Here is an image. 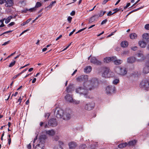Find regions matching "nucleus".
<instances>
[{
    "instance_id": "62",
    "label": "nucleus",
    "mask_w": 149,
    "mask_h": 149,
    "mask_svg": "<svg viewBox=\"0 0 149 149\" xmlns=\"http://www.w3.org/2000/svg\"><path fill=\"white\" fill-rule=\"evenodd\" d=\"M75 14V11H72L70 13V15L72 16L74 15Z\"/></svg>"
},
{
    "instance_id": "35",
    "label": "nucleus",
    "mask_w": 149,
    "mask_h": 149,
    "mask_svg": "<svg viewBox=\"0 0 149 149\" xmlns=\"http://www.w3.org/2000/svg\"><path fill=\"white\" fill-rule=\"evenodd\" d=\"M31 20V19L30 18L27 20L25 22H23L22 24H21L22 26H23L26 24L28 23Z\"/></svg>"
},
{
    "instance_id": "40",
    "label": "nucleus",
    "mask_w": 149,
    "mask_h": 149,
    "mask_svg": "<svg viewBox=\"0 0 149 149\" xmlns=\"http://www.w3.org/2000/svg\"><path fill=\"white\" fill-rule=\"evenodd\" d=\"M13 61L11 62L9 65V67H13L15 64L16 61H15L13 60Z\"/></svg>"
},
{
    "instance_id": "43",
    "label": "nucleus",
    "mask_w": 149,
    "mask_h": 149,
    "mask_svg": "<svg viewBox=\"0 0 149 149\" xmlns=\"http://www.w3.org/2000/svg\"><path fill=\"white\" fill-rule=\"evenodd\" d=\"M37 138H38V136H36L34 139V140L33 141V147H34L35 146L34 143H35L36 141L37 140Z\"/></svg>"
},
{
    "instance_id": "45",
    "label": "nucleus",
    "mask_w": 149,
    "mask_h": 149,
    "mask_svg": "<svg viewBox=\"0 0 149 149\" xmlns=\"http://www.w3.org/2000/svg\"><path fill=\"white\" fill-rule=\"evenodd\" d=\"M16 51L15 52H14V53L11 54L9 56H8L6 58H5L4 60V61H5L6 60V59H7L8 58H10L11 56H12L13 55L15 54V53H16Z\"/></svg>"
},
{
    "instance_id": "16",
    "label": "nucleus",
    "mask_w": 149,
    "mask_h": 149,
    "mask_svg": "<svg viewBox=\"0 0 149 149\" xmlns=\"http://www.w3.org/2000/svg\"><path fill=\"white\" fill-rule=\"evenodd\" d=\"M47 138V136L45 135H41L38 138L39 140L40 141L39 142H41L42 143L43 142V143L44 144V141Z\"/></svg>"
},
{
    "instance_id": "41",
    "label": "nucleus",
    "mask_w": 149,
    "mask_h": 149,
    "mask_svg": "<svg viewBox=\"0 0 149 149\" xmlns=\"http://www.w3.org/2000/svg\"><path fill=\"white\" fill-rule=\"evenodd\" d=\"M102 13V10L100 11V12L97 15H98V17H102L104 15Z\"/></svg>"
},
{
    "instance_id": "31",
    "label": "nucleus",
    "mask_w": 149,
    "mask_h": 149,
    "mask_svg": "<svg viewBox=\"0 0 149 149\" xmlns=\"http://www.w3.org/2000/svg\"><path fill=\"white\" fill-rule=\"evenodd\" d=\"M137 56L141 58V60H143L145 59V57L143 55V53L140 52V53H138Z\"/></svg>"
},
{
    "instance_id": "11",
    "label": "nucleus",
    "mask_w": 149,
    "mask_h": 149,
    "mask_svg": "<svg viewBox=\"0 0 149 149\" xmlns=\"http://www.w3.org/2000/svg\"><path fill=\"white\" fill-rule=\"evenodd\" d=\"M90 62L91 63L97 65H100L101 64V62L97 60L95 57H92L91 59Z\"/></svg>"
},
{
    "instance_id": "64",
    "label": "nucleus",
    "mask_w": 149,
    "mask_h": 149,
    "mask_svg": "<svg viewBox=\"0 0 149 149\" xmlns=\"http://www.w3.org/2000/svg\"><path fill=\"white\" fill-rule=\"evenodd\" d=\"M108 1L107 0H104L102 3V4H105Z\"/></svg>"
},
{
    "instance_id": "39",
    "label": "nucleus",
    "mask_w": 149,
    "mask_h": 149,
    "mask_svg": "<svg viewBox=\"0 0 149 149\" xmlns=\"http://www.w3.org/2000/svg\"><path fill=\"white\" fill-rule=\"evenodd\" d=\"M59 139V137L58 136H56L53 137V140L56 141H58Z\"/></svg>"
},
{
    "instance_id": "24",
    "label": "nucleus",
    "mask_w": 149,
    "mask_h": 149,
    "mask_svg": "<svg viewBox=\"0 0 149 149\" xmlns=\"http://www.w3.org/2000/svg\"><path fill=\"white\" fill-rule=\"evenodd\" d=\"M92 68L91 66H87L84 69V72L86 73H89L91 70Z\"/></svg>"
},
{
    "instance_id": "48",
    "label": "nucleus",
    "mask_w": 149,
    "mask_h": 149,
    "mask_svg": "<svg viewBox=\"0 0 149 149\" xmlns=\"http://www.w3.org/2000/svg\"><path fill=\"white\" fill-rule=\"evenodd\" d=\"M107 19H105L102 21V22L101 23V25H103L104 24H106V23L107 22Z\"/></svg>"
},
{
    "instance_id": "54",
    "label": "nucleus",
    "mask_w": 149,
    "mask_h": 149,
    "mask_svg": "<svg viewBox=\"0 0 149 149\" xmlns=\"http://www.w3.org/2000/svg\"><path fill=\"white\" fill-rule=\"evenodd\" d=\"M50 115V114L49 113H45V117L46 118H48L49 117Z\"/></svg>"
},
{
    "instance_id": "10",
    "label": "nucleus",
    "mask_w": 149,
    "mask_h": 149,
    "mask_svg": "<svg viewBox=\"0 0 149 149\" xmlns=\"http://www.w3.org/2000/svg\"><path fill=\"white\" fill-rule=\"evenodd\" d=\"M112 61L116 65L120 64L123 62L122 60L117 59V58L116 56L112 57Z\"/></svg>"
},
{
    "instance_id": "22",
    "label": "nucleus",
    "mask_w": 149,
    "mask_h": 149,
    "mask_svg": "<svg viewBox=\"0 0 149 149\" xmlns=\"http://www.w3.org/2000/svg\"><path fill=\"white\" fill-rule=\"evenodd\" d=\"M46 133L47 134L51 136L54 135L55 134V131L53 130L46 131Z\"/></svg>"
},
{
    "instance_id": "50",
    "label": "nucleus",
    "mask_w": 149,
    "mask_h": 149,
    "mask_svg": "<svg viewBox=\"0 0 149 149\" xmlns=\"http://www.w3.org/2000/svg\"><path fill=\"white\" fill-rule=\"evenodd\" d=\"M143 8V6H141V7L139 8H138L136 9L133 10V11L134 12L140 9H141Z\"/></svg>"
},
{
    "instance_id": "37",
    "label": "nucleus",
    "mask_w": 149,
    "mask_h": 149,
    "mask_svg": "<svg viewBox=\"0 0 149 149\" xmlns=\"http://www.w3.org/2000/svg\"><path fill=\"white\" fill-rule=\"evenodd\" d=\"M119 82V80L118 79H116L113 81V83L114 84H117Z\"/></svg>"
},
{
    "instance_id": "53",
    "label": "nucleus",
    "mask_w": 149,
    "mask_h": 149,
    "mask_svg": "<svg viewBox=\"0 0 149 149\" xmlns=\"http://www.w3.org/2000/svg\"><path fill=\"white\" fill-rule=\"evenodd\" d=\"M86 28H83V29H81L79 30L76 33V34H77L83 31H84V30L86 29Z\"/></svg>"
},
{
    "instance_id": "12",
    "label": "nucleus",
    "mask_w": 149,
    "mask_h": 149,
    "mask_svg": "<svg viewBox=\"0 0 149 149\" xmlns=\"http://www.w3.org/2000/svg\"><path fill=\"white\" fill-rule=\"evenodd\" d=\"M45 148V144L43 142L42 143L41 142H39V143L36 145L34 149H44Z\"/></svg>"
},
{
    "instance_id": "58",
    "label": "nucleus",
    "mask_w": 149,
    "mask_h": 149,
    "mask_svg": "<svg viewBox=\"0 0 149 149\" xmlns=\"http://www.w3.org/2000/svg\"><path fill=\"white\" fill-rule=\"evenodd\" d=\"M9 41H7L6 42H5L4 43H3L2 45H4V46H5V45H6L9 44Z\"/></svg>"
},
{
    "instance_id": "2",
    "label": "nucleus",
    "mask_w": 149,
    "mask_h": 149,
    "mask_svg": "<svg viewBox=\"0 0 149 149\" xmlns=\"http://www.w3.org/2000/svg\"><path fill=\"white\" fill-rule=\"evenodd\" d=\"M115 70L118 74L124 76L127 73V68L124 66L118 67L116 68Z\"/></svg>"
},
{
    "instance_id": "32",
    "label": "nucleus",
    "mask_w": 149,
    "mask_h": 149,
    "mask_svg": "<svg viewBox=\"0 0 149 149\" xmlns=\"http://www.w3.org/2000/svg\"><path fill=\"white\" fill-rule=\"evenodd\" d=\"M130 37L131 39H136L137 37V35L135 33H132L130 35Z\"/></svg>"
},
{
    "instance_id": "18",
    "label": "nucleus",
    "mask_w": 149,
    "mask_h": 149,
    "mask_svg": "<svg viewBox=\"0 0 149 149\" xmlns=\"http://www.w3.org/2000/svg\"><path fill=\"white\" fill-rule=\"evenodd\" d=\"M138 44L139 46L142 48L145 47L147 45L146 43L143 40L139 41Z\"/></svg>"
},
{
    "instance_id": "38",
    "label": "nucleus",
    "mask_w": 149,
    "mask_h": 149,
    "mask_svg": "<svg viewBox=\"0 0 149 149\" xmlns=\"http://www.w3.org/2000/svg\"><path fill=\"white\" fill-rule=\"evenodd\" d=\"M72 102L71 103H73L74 104H79L80 102L79 101L74 100L73 99V100L72 101Z\"/></svg>"
},
{
    "instance_id": "26",
    "label": "nucleus",
    "mask_w": 149,
    "mask_h": 149,
    "mask_svg": "<svg viewBox=\"0 0 149 149\" xmlns=\"http://www.w3.org/2000/svg\"><path fill=\"white\" fill-rule=\"evenodd\" d=\"M112 57H106L104 59V61L105 63H108L111 61H112Z\"/></svg>"
},
{
    "instance_id": "28",
    "label": "nucleus",
    "mask_w": 149,
    "mask_h": 149,
    "mask_svg": "<svg viewBox=\"0 0 149 149\" xmlns=\"http://www.w3.org/2000/svg\"><path fill=\"white\" fill-rule=\"evenodd\" d=\"M136 143V141L135 140H133L129 142L127 144L130 146H134Z\"/></svg>"
},
{
    "instance_id": "3",
    "label": "nucleus",
    "mask_w": 149,
    "mask_h": 149,
    "mask_svg": "<svg viewBox=\"0 0 149 149\" xmlns=\"http://www.w3.org/2000/svg\"><path fill=\"white\" fill-rule=\"evenodd\" d=\"M114 73L110 70L108 68H105L103 72L102 73V77L107 78L112 77L114 76Z\"/></svg>"
},
{
    "instance_id": "46",
    "label": "nucleus",
    "mask_w": 149,
    "mask_h": 149,
    "mask_svg": "<svg viewBox=\"0 0 149 149\" xmlns=\"http://www.w3.org/2000/svg\"><path fill=\"white\" fill-rule=\"evenodd\" d=\"M29 11H30L31 12H33L36 10V8H35V7H33V8H30V9H28Z\"/></svg>"
},
{
    "instance_id": "1",
    "label": "nucleus",
    "mask_w": 149,
    "mask_h": 149,
    "mask_svg": "<svg viewBox=\"0 0 149 149\" xmlns=\"http://www.w3.org/2000/svg\"><path fill=\"white\" fill-rule=\"evenodd\" d=\"M88 77L87 75H81L77 78V80L79 81H84L83 87H79L76 89V92L77 93L80 95L83 94L84 96L87 98V94L88 91L94 89L96 84H98L97 79L95 78L92 79L88 81Z\"/></svg>"
},
{
    "instance_id": "21",
    "label": "nucleus",
    "mask_w": 149,
    "mask_h": 149,
    "mask_svg": "<svg viewBox=\"0 0 149 149\" xmlns=\"http://www.w3.org/2000/svg\"><path fill=\"white\" fill-rule=\"evenodd\" d=\"M144 67L143 70V72L144 74H147L149 73V65L147 64Z\"/></svg>"
},
{
    "instance_id": "33",
    "label": "nucleus",
    "mask_w": 149,
    "mask_h": 149,
    "mask_svg": "<svg viewBox=\"0 0 149 149\" xmlns=\"http://www.w3.org/2000/svg\"><path fill=\"white\" fill-rule=\"evenodd\" d=\"M12 17L11 16H10L7 18L5 19V23L6 24H8L9 23L11 19H12Z\"/></svg>"
},
{
    "instance_id": "47",
    "label": "nucleus",
    "mask_w": 149,
    "mask_h": 149,
    "mask_svg": "<svg viewBox=\"0 0 149 149\" xmlns=\"http://www.w3.org/2000/svg\"><path fill=\"white\" fill-rule=\"evenodd\" d=\"M145 28L147 30H149V24H146L144 26Z\"/></svg>"
},
{
    "instance_id": "23",
    "label": "nucleus",
    "mask_w": 149,
    "mask_h": 149,
    "mask_svg": "<svg viewBox=\"0 0 149 149\" xmlns=\"http://www.w3.org/2000/svg\"><path fill=\"white\" fill-rule=\"evenodd\" d=\"M121 46L123 47H125L127 46L128 45V42L126 41H125L123 42H122L121 43Z\"/></svg>"
},
{
    "instance_id": "25",
    "label": "nucleus",
    "mask_w": 149,
    "mask_h": 149,
    "mask_svg": "<svg viewBox=\"0 0 149 149\" xmlns=\"http://www.w3.org/2000/svg\"><path fill=\"white\" fill-rule=\"evenodd\" d=\"M66 91L67 93L71 92L72 91V85H70L66 88Z\"/></svg>"
},
{
    "instance_id": "59",
    "label": "nucleus",
    "mask_w": 149,
    "mask_h": 149,
    "mask_svg": "<svg viewBox=\"0 0 149 149\" xmlns=\"http://www.w3.org/2000/svg\"><path fill=\"white\" fill-rule=\"evenodd\" d=\"M27 148L29 149H30L31 148V143H29L27 146Z\"/></svg>"
},
{
    "instance_id": "34",
    "label": "nucleus",
    "mask_w": 149,
    "mask_h": 149,
    "mask_svg": "<svg viewBox=\"0 0 149 149\" xmlns=\"http://www.w3.org/2000/svg\"><path fill=\"white\" fill-rule=\"evenodd\" d=\"M42 6L41 3L39 2H37L36 4V5L34 7H35V8L36 9V8H39L40 7Z\"/></svg>"
},
{
    "instance_id": "52",
    "label": "nucleus",
    "mask_w": 149,
    "mask_h": 149,
    "mask_svg": "<svg viewBox=\"0 0 149 149\" xmlns=\"http://www.w3.org/2000/svg\"><path fill=\"white\" fill-rule=\"evenodd\" d=\"M116 12H114L113 13H112V12L111 11H109L108 13L107 14V15L108 16H109L113 14L114 13H116Z\"/></svg>"
},
{
    "instance_id": "4",
    "label": "nucleus",
    "mask_w": 149,
    "mask_h": 149,
    "mask_svg": "<svg viewBox=\"0 0 149 149\" xmlns=\"http://www.w3.org/2000/svg\"><path fill=\"white\" fill-rule=\"evenodd\" d=\"M140 86L141 88L148 90L149 88V82L146 79L143 80L140 83Z\"/></svg>"
},
{
    "instance_id": "8",
    "label": "nucleus",
    "mask_w": 149,
    "mask_h": 149,
    "mask_svg": "<svg viewBox=\"0 0 149 149\" xmlns=\"http://www.w3.org/2000/svg\"><path fill=\"white\" fill-rule=\"evenodd\" d=\"M71 118V114L69 112L67 111H64L62 119L64 120H69Z\"/></svg>"
},
{
    "instance_id": "60",
    "label": "nucleus",
    "mask_w": 149,
    "mask_h": 149,
    "mask_svg": "<svg viewBox=\"0 0 149 149\" xmlns=\"http://www.w3.org/2000/svg\"><path fill=\"white\" fill-rule=\"evenodd\" d=\"M15 24V23L14 22H12L9 24L8 25L9 26H12L14 25Z\"/></svg>"
},
{
    "instance_id": "63",
    "label": "nucleus",
    "mask_w": 149,
    "mask_h": 149,
    "mask_svg": "<svg viewBox=\"0 0 149 149\" xmlns=\"http://www.w3.org/2000/svg\"><path fill=\"white\" fill-rule=\"evenodd\" d=\"M8 145H9L11 143V138H8Z\"/></svg>"
},
{
    "instance_id": "17",
    "label": "nucleus",
    "mask_w": 149,
    "mask_h": 149,
    "mask_svg": "<svg viewBox=\"0 0 149 149\" xmlns=\"http://www.w3.org/2000/svg\"><path fill=\"white\" fill-rule=\"evenodd\" d=\"M6 3L5 6L7 7H10L12 6L13 4V0H8L6 1Z\"/></svg>"
},
{
    "instance_id": "15",
    "label": "nucleus",
    "mask_w": 149,
    "mask_h": 149,
    "mask_svg": "<svg viewBox=\"0 0 149 149\" xmlns=\"http://www.w3.org/2000/svg\"><path fill=\"white\" fill-rule=\"evenodd\" d=\"M143 39L146 42H149V33H145L142 35Z\"/></svg>"
},
{
    "instance_id": "44",
    "label": "nucleus",
    "mask_w": 149,
    "mask_h": 149,
    "mask_svg": "<svg viewBox=\"0 0 149 149\" xmlns=\"http://www.w3.org/2000/svg\"><path fill=\"white\" fill-rule=\"evenodd\" d=\"M54 149H63V148L61 146H55Z\"/></svg>"
},
{
    "instance_id": "36",
    "label": "nucleus",
    "mask_w": 149,
    "mask_h": 149,
    "mask_svg": "<svg viewBox=\"0 0 149 149\" xmlns=\"http://www.w3.org/2000/svg\"><path fill=\"white\" fill-rule=\"evenodd\" d=\"M86 147V145L85 144H82L80 145L79 146V148L80 149H84Z\"/></svg>"
},
{
    "instance_id": "29",
    "label": "nucleus",
    "mask_w": 149,
    "mask_h": 149,
    "mask_svg": "<svg viewBox=\"0 0 149 149\" xmlns=\"http://www.w3.org/2000/svg\"><path fill=\"white\" fill-rule=\"evenodd\" d=\"M27 70V68H26L24 70H22L21 72L17 74L14 76L13 78V79H14L15 78H16L17 77L19 76L20 75H21L24 72L26 71Z\"/></svg>"
},
{
    "instance_id": "56",
    "label": "nucleus",
    "mask_w": 149,
    "mask_h": 149,
    "mask_svg": "<svg viewBox=\"0 0 149 149\" xmlns=\"http://www.w3.org/2000/svg\"><path fill=\"white\" fill-rule=\"evenodd\" d=\"M6 0H0V4H2L4 2H6Z\"/></svg>"
},
{
    "instance_id": "5",
    "label": "nucleus",
    "mask_w": 149,
    "mask_h": 149,
    "mask_svg": "<svg viewBox=\"0 0 149 149\" xmlns=\"http://www.w3.org/2000/svg\"><path fill=\"white\" fill-rule=\"evenodd\" d=\"M64 111L62 109L58 108H56L54 111V113L56 116L58 118H62Z\"/></svg>"
},
{
    "instance_id": "14",
    "label": "nucleus",
    "mask_w": 149,
    "mask_h": 149,
    "mask_svg": "<svg viewBox=\"0 0 149 149\" xmlns=\"http://www.w3.org/2000/svg\"><path fill=\"white\" fill-rule=\"evenodd\" d=\"M136 61V58L133 56L127 58V62L130 63H132Z\"/></svg>"
},
{
    "instance_id": "13",
    "label": "nucleus",
    "mask_w": 149,
    "mask_h": 149,
    "mask_svg": "<svg viewBox=\"0 0 149 149\" xmlns=\"http://www.w3.org/2000/svg\"><path fill=\"white\" fill-rule=\"evenodd\" d=\"M68 146L70 149H73L77 146V144L75 142L71 141L68 143Z\"/></svg>"
},
{
    "instance_id": "6",
    "label": "nucleus",
    "mask_w": 149,
    "mask_h": 149,
    "mask_svg": "<svg viewBox=\"0 0 149 149\" xmlns=\"http://www.w3.org/2000/svg\"><path fill=\"white\" fill-rule=\"evenodd\" d=\"M115 90L114 86H108L106 88L105 91L107 94L110 95Z\"/></svg>"
},
{
    "instance_id": "30",
    "label": "nucleus",
    "mask_w": 149,
    "mask_h": 149,
    "mask_svg": "<svg viewBox=\"0 0 149 149\" xmlns=\"http://www.w3.org/2000/svg\"><path fill=\"white\" fill-rule=\"evenodd\" d=\"M56 2L55 1H53L51 2L50 3V5L49 6H48L46 8L47 9H51L52 8L54 4L55 3H56Z\"/></svg>"
},
{
    "instance_id": "51",
    "label": "nucleus",
    "mask_w": 149,
    "mask_h": 149,
    "mask_svg": "<svg viewBox=\"0 0 149 149\" xmlns=\"http://www.w3.org/2000/svg\"><path fill=\"white\" fill-rule=\"evenodd\" d=\"M72 18L70 16H69L68 18V20L69 22L70 23L71 22Z\"/></svg>"
},
{
    "instance_id": "7",
    "label": "nucleus",
    "mask_w": 149,
    "mask_h": 149,
    "mask_svg": "<svg viewBox=\"0 0 149 149\" xmlns=\"http://www.w3.org/2000/svg\"><path fill=\"white\" fill-rule=\"evenodd\" d=\"M95 105V103L93 102L88 103L85 105L84 109L87 110H91L94 108Z\"/></svg>"
},
{
    "instance_id": "57",
    "label": "nucleus",
    "mask_w": 149,
    "mask_h": 149,
    "mask_svg": "<svg viewBox=\"0 0 149 149\" xmlns=\"http://www.w3.org/2000/svg\"><path fill=\"white\" fill-rule=\"evenodd\" d=\"M58 143L59 145V146H61L63 145V142L61 141H58Z\"/></svg>"
},
{
    "instance_id": "9",
    "label": "nucleus",
    "mask_w": 149,
    "mask_h": 149,
    "mask_svg": "<svg viewBox=\"0 0 149 149\" xmlns=\"http://www.w3.org/2000/svg\"><path fill=\"white\" fill-rule=\"evenodd\" d=\"M48 124L49 125L52 127H55L57 125V122L56 119L52 118L50 119L48 122Z\"/></svg>"
},
{
    "instance_id": "49",
    "label": "nucleus",
    "mask_w": 149,
    "mask_h": 149,
    "mask_svg": "<svg viewBox=\"0 0 149 149\" xmlns=\"http://www.w3.org/2000/svg\"><path fill=\"white\" fill-rule=\"evenodd\" d=\"M130 5V3H127L126 5L125 6H124V9H126L127 7H128Z\"/></svg>"
},
{
    "instance_id": "55",
    "label": "nucleus",
    "mask_w": 149,
    "mask_h": 149,
    "mask_svg": "<svg viewBox=\"0 0 149 149\" xmlns=\"http://www.w3.org/2000/svg\"><path fill=\"white\" fill-rule=\"evenodd\" d=\"M137 47L136 46H135L131 48L132 50L134 51H136L137 50Z\"/></svg>"
},
{
    "instance_id": "61",
    "label": "nucleus",
    "mask_w": 149,
    "mask_h": 149,
    "mask_svg": "<svg viewBox=\"0 0 149 149\" xmlns=\"http://www.w3.org/2000/svg\"><path fill=\"white\" fill-rule=\"evenodd\" d=\"M138 74V73L137 72H135V74H134V73H132L131 74V75L132 76H134V77H135L136 76V75H137Z\"/></svg>"
},
{
    "instance_id": "20",
    "label": "nucleus",
    "mask_w": 149,
    "mask_h": 149,
    "mask_svg": "<svg viewBox=\"0 0 149 149\" xmlns=\"http://www.w3.org/2000/svg\"><path fill=\"white\" fill-rule=\"evenodd\" d=\"M95 18L98 19V15L96 14L94 15L92 17H91L89 20V23L91 24L96 20Z\"/></svg>"
},
{
    "instance_id": "27",
    "label": "nucleus",
    "mask_w": 149,
    "mask_h": 149,
    "mask_svg": "<svg viewBox=\"0 0 149 149\" xmlns=\"http://www.w3.org/2000/svg\"><path fill=\"white\" fill-rule=\"evenodd\" d=\"M127 145V143L125 142L122 143L120 144L118 146L119 148H122L125 147Z\"/></svg>"
},
{
    "instance_id": "42",
    "label": "nucleus",
    "mask_w": 149,
    "mask_h": 149,
    "mask_svg": "<svg viewBox=\"0 0 149 149\" xmlns=\"http://www.w3.org/2000/svg\"><path fill=\"white\" fill-rule=\"evenodd\" d=\"M22 12L24 13H26L28 11H29L28 9L27 8H24L22 10Z\"/></svg>"
},
{
    "instance_id": "19",
    "label": "nucleus",
    "mask_w": 149,
    "mask_h": 149,
    "mask_svg": "<svg viewBox=\"0 0 149 149\" xmlns=\"http://www.w3.org/2000/svg\"><path fill=\"white\" fill-rule=\"evenodd\" d=\"M65 100L68 102H71L73 100V98L72 97L70 94H67L65 96Z\"/></svg>"
}]
</instances>
